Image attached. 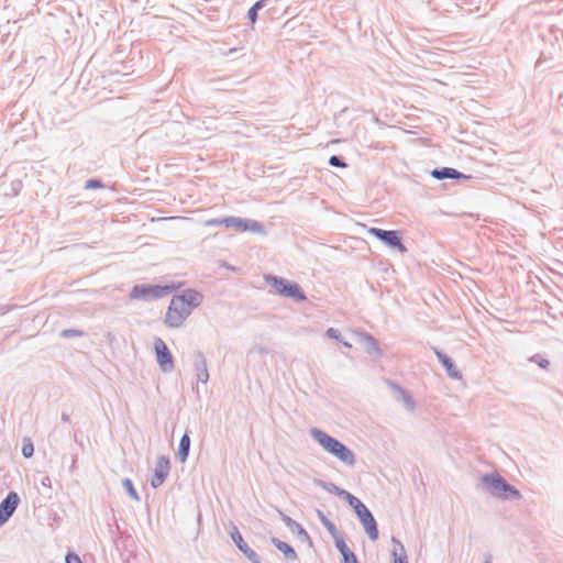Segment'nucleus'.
I'll return each mask as SVG.
<instances>
[{"instance_id": "nucleus-7", "label": "nucleus", "mask_w": 563, "mask_h": 563, "mask_svg": "<svg viewBox=\"0 0 563 563\" xmlns=\"http://www.w3.org/2000/svg\"><path fill=\"white\" fill-rule=\"evenodd\" d=\"M222 223L227 228H233L239 232L253 231V232H262L263 225L257 221H247L240 218H225L222 220Z\"/></svg>"}, {"instance_id": "nucleus-8", "label": "nucleus", "mask_w": 563, "mask_h": 563, "mask_svg": "<svg viewBox=\"0 0 563 563\" xmlns=\"http://www.w3.org/2000/svg\"><path fill=\"white\" fill-rule=\"evenodd\" d=\"M271 280H272V285L274 286V288L276 289V291L278 294L286 296V297H292V298H299V299L305 298V296L302 295L298 285L290 284L288 280L277 278V277H273Z\"/></svg>"}, {"instance_id": "nucleus-1", "label": "nucleus", "mask_w": 563, "mask_h": 563, "mask_svg": "<svg viewBox=\"0 0 563 563\" xmlns=\"http://www.w3.org/2000/svg\"><path fill=\"white\" fill-rule=\"evenodd\" d=\"M201 300L202 296L196 290H186L173 297L165 316L166 324L170 328L180 327Z\"/></svg>"}, {"instance_id": "nucleus-10", "label": "nucleus", "mask_w": 563, "mask_h": 563, "mask_svg": "<svg viewBox=\"0 0 563 563\" xmlns=\"http://www.w3.org/2000/svg\"><path fill=\"white\" fill-rule=\"evenodd\" d=\"M169 472V461L166 457H159L156 463L155 475L152 479L154 487L159 486Z\"/></svg>"}, {"instance_id": "nucleus-9", "label": "nucleus", "mask_w": 563, "mask_h": 563, "mask_svg": "<svg viewBox=\"0 0 563 563\" xmlns=\"http://www.w3.org/2000/svg\"><path fill=\"white\" fill-rule=\"evenodd\" d=\"M19 500L18 494L11 492L0 504V525H3L12 516L18 507Z\"/></svg>"}, {"instance_id": "nucleus-24", "label": "nucleus", "mask_w": 563, "mask_h": 563, "mask_svg": "<svg viewBox=\"0 0 563 563\" xmlns=\"http://www.w3.org/2000/svg\"><path fill=\"white\" fill-rule=\"evenodd\" d=\"M101 187H102V184L96 179H90L85 185L86 189H95V188H101Z\"/></svg>"}, {"instance_id": "nucleus-20", "label": "nucleus", "mask_w": 563, "mask_h": 563, "mask_svg": "<svg viewBox=\"0 0 563 563\" xmlns=\"http://www.w3.org/2000/svg\"><path fill=\"white\" fill-rule=\"evenodd\" d=\"M123 485L126 488L128 493L135 499H137V493L132 484V482L129 478H125L123 481Z\"/></svg>"}, {"instance_id": "nucleus-27", "label": "nucleus", "mask_w": 563, "mask_h": 563, "mask_svg": "<svg viewBox=\"0 0 563 563\" xmlns=\"http://www.w3.org/2000/svg\"><path fill=\"white\" fill-rule=\"evenodd\" d=\"M208 377H209L208 372H207L206 367L203 366L201 373L198 374V379L202 383H206L208 380Z\"/></svg>"}, {"instance_id": "nucleus-29", "label": "nucleus", "mask_w": 563, "mask_h": 563, "mask_svg": "<svg viewBox=\"0 0 563 563\" xmlns=\"http://www.w3.org/2000/svg\"><path fill=\"white\" fill-rule=\"evenodd\" d=\"M402 394H405V393L402 391ZM404 399L409 408H413L415 404H413L412 398L409 395H404Z\"/></svg>"}, {"instance_id": "nucleus-21", "label": "nucleus", "mask_w": 563, "mask_h": 563, "mask_svg": "<svg viewBox=\"0 0 563 563\" xmlns=\"http://www.w3.org/2000/svg\"><path fill=\"white\" fill-rule=\"evenodd\" d=\"M33 452H34V448H33L32 442L31 441L25 442L22 448V454L25 457H31L33 455Z\"/></svg>"}, {"instance_id": "nucleus-26", "label": "nucleus", "mask_w": 563, "mask_h": 563, "mask_svg": "<svg viewBox=\"0 0 563 563\" xmlns=\"http://www.w3.org/2000/svg\"><path fill=\"white\" fill-rule=\"evenodd\" d=\"M66 563H82L80 558L75 553H68L66 555Z\"/></svg>"}, {"instance_id": "nucleus-25", "label": "nucleus", "mask_w": 563, "mask_h": 563, "mask_svg": "<svg viewBox=\"0 0 563 563\" xmlns=\"http://www.w3.org/2000/svg\"><path fill=\"white\" fill-rule=\"evenodd\" d=\"M329 163L332 165V166H335V167H345V163H343L338 156L333 155L330 157L329 159Z\"/></svg>"}, {"instance_id": "nucleus-4", "label": "nucleus", "mask_w": 563, "mask_h": 563, "mask_svg": "<svg viewBox=\"0 0 563 563\" xmlns=\"http://www.w3.org/2000/svg\"><path fill=\"white\" fill-rule=\"evenodd\" d=\"M483 482L486 484L487 490L495 497L504 499L520 497L519 492L498 475H486L483 477Z\"/></svg>"}, {"instance_id": "nucleus-22", "label": "nucleus", "mask_w": 563, "mask_h": 563, "mask_svg": "<svg viewBox=\"0 0 563 563\" xmlns=\"http://www.w3.org/2000/svg\"><path fill=\"white\" fill-rule=\"evenodd\" d=\"M335 545L339 549V551L341 552V554H343L350 550L342 538L335 539Z\"/></svg>"}, {"instance_id": "nucleus-14", "label": "nucleus", "mask_w": 563, "mask_h": 563, "mask_svg": "<svg viewBox=\"0 0 563 563\" xmlns=\"http://www.w3.org/2000/svg\"><path fill=\"white\" fill-rule=\"evenodd\" d=\"M347 501L350 506H352L357 514L358 518H363L365 515L369 514L371 511L366 508V506L355 496L347 494Z\"/></svg>"}, {"instance_id": "nucleus-30", "label": "nucleus", "mask_w": 563, "mask_h": 563, "mask_svg": "<svg viewBox=\"0 0 563 563\" xmlns=\"http://www.w3.org/2000/svg\"><path fill=\"white\" fill-rule=\"evenodd\" d=\"M323 521H324L325 526L328 527V529H329L332 533H334V532H335V527H334V525H333L332 522H330V521L325 520V519H324Z\"/></svg>"}, {"instance_id": "nucleus-31", "label": "nucleus", "mask_w": 563, "mask_h": 563, "mask_svg": "<svg viewBox=\"0 0 563 563\" xmlns=\"http://www.w3.org/2000/svg\"><path fill=\"white\" fill-rule=\"evenodd\" d=\"M550 362L548 360H542L539 362V365L543 368H547L549 366Z\"/></svg>"}, {"instance_id": "nucleus-6", "label": "nucleus", "mask_w": 563, "mask_h": 563, "mask_svg": "<svg viewBox=\"0 0 563 563\" xmlns=\"http://www.w3.org/2000/svg\"><path fill=\"white\" fill-rule=\"evenodd\" d=\"M369 234L382 240L391 247L398 249L401 253L407 251L406 246L401 243L400 238L396 231H385L377 228L369 229Z\"/></svg>"}, {"instance_id": "nucleus-3", "label": "nucleus", "mask_w": 563, "mask_h": 563, "mask_svg": "<svg viewBox=\"0 0 563 563\" xmlns=\"http://www.w3.org/2000/svg\"><path fill=\"white\" fill-rule=\"evenodd\" d=\"M177 286H159V285H136L130 292V298L132 300H154L159 299L172 291H174Z\"/></svg>"}, {"instance_id": "nucleus-16", "label": "nucleus", "mask_w": 563, "mask_h": 563, "mask_svg": "<svg viewBox=\"0 0 563 563\" xmlns=\"http://www.w3.org/2000/svg\"><path fill=\"white\" fill-rule=\"evenodd\" d=\"M275 545L277 547V549L287 558V559H296L297 558V554L295 552V550L292 549L291 545H289L288 543L286 542H283V541H275L274 542Z\"/></svg>"}, {"instance_id": "nucleus-11", "label": "nucleus", "mask_w": 563, "mask_h": 563, "mask_svg": "<svg viewBox=\"0 0 563 563\" xmlns=\"http://www.w3.org/2000/svg\"><path fill=\"white\" fill-rule=\"evenodd\" d=\"M232 539L233 541L235 542V544L238 545V548L253 562H257V554L252 550L250 549V547L247 545V543L243 540L241 533L234 529V531L232 532Z\"/></svg>"}, {"instance_id": "nucleus-12", "label": "nucleus", "mask_w": 563, "mask_h": 563, "mask_svg": "<svg viewBox=\"0 0 563 563\" xmlns=\"http://www.w3.org/2000/svg\"><path fill=\"white\" fill-rule=\"evenodd\" d=\"M360 520H361L367 536L369 537V539L373 541L377 540L378 530H377V525H376V521H375L373 515L369 512V514L365 515L363 518H361Z\"/></svg>"}, {"instance_id": "nucleus-13", "label": "nucleus", "mask_w": 563, "mask_h": 563, "mask_svg": "<svg viewBox=\"0 0 563 563\" xmlns=\"http://www.w3.org/2000/svg\"><path fill=\"white\" fill-rule=\"evenodd\" d=\"M439 361L442 363V365L445 367L449 376H451L452 378H460V373L457 372V369L455 368L454 364L452 363V361L446 357L444 354H442L441 352L437 351L435 352Z\"/></svg>"}, {"instance_id": "nucleus-5", "label": "nucleus", "mask_w": 563, "mask_h": 563, "mask_svg": "<svg viewBox=\"0 0 563 563\" xmlns=\"http://www.w3.org/2000/svg\"><path fill=\"white\" fill-rule=\"evenodd\" d=\"M154 349L161 369L165 373L172 372L174 369V358L166 343L162 339L157 338L154 341Z\"/></svg>"}, {"instance_id": "nucleus-2", "label": "nucleus", "mask_w": 563, "mask_h": 563, "mask_svg": "<svg viewBox=\"0 0 563 563\" xmlns=\"http://www.w3.org/2000/svg\"><path fill=\"white\" fill-rule=\"evenodd\" d=\"M311 434L313 439L330 454L335 456L338 460L347 465H353L355 463V457L353 452L341 443L339 440L332 438L322 430L313 429L311 430Z\"/></svg>"}, {"instance_id": "nucleus-23", "label": "nucleus", "mask_w": 563, "mask_h": 563, "mask_svg": "<svg viewBox=\"0 0 563 563\" xmlns=\"http://www.w3.org/2000/svg\"><path fill=\"white\" fill-rule=\"evenodd\" d=\"M342 556H343L344 563H357L356 558L351 550L343 553Z\"/></svg>"}, {"instance_id": "nucleus-15", "label": "nucleus", "mask_w": 563, "mask_h": 563, "mask_svg": "<svg viewBox=\"0 0 563 563\" xmlns=\"http://www.w3.org/2000/svg\"><path fill=\"white\" fill-rule=\"evenodd\" d=\"M189 448H190V438L187 434H184L180 439L179 451H178L179 460L181 462L186 461V459L188 456Z\"/></svg>"}, {"instance_id": "nucleus-19", "label": "nucleus", "mask_w": 563, "mask_h": 563, "mask_svg": "<svg viewBox=\"0 0 563 563\" xmlns=\"http://www.w3.org/2000/svg\"><path fill=\"white\" fill-rule=\"evenodd\" d=\"M394 563H407V558L402 547L399 548V552L394 551Z\"/></svg>"}, {"instance_id": "nucleus-18", "label": "nucleus", "mask_w": 563, "mask_h": 563, "mask_svg": "<svg viewBox=\"0 0 563 563\" xmlns=\"http://www.w3.org/2000/svg\"><path fill=\"white\" fill-rule=\"evenodd\" d=\"M263 0L257 1L250 10H249V18L251 20V23L254 24L257 19V11L262 8Z\"/></svg>"}, {"instance_id": "nucleus-17", "label": "nucleus", "mask_w": 563, "mask_h": 563, "mask_svg": "<svg viewBox=\"0 0 563 563\" xmlns=\"http://www.w3.org/2000/svg\"><path fill=\"white\" fill-rule=\"evenodd\" d=\"M432 175L435 178H459L461 174L453 168H443L442 170H434Z\"/></svg>"}, {"instance_id": "nucleus-28", "label": "nucleus", "mask_w": 563, "mask_h": 563, "mask_svg": "<svg viewBox=\"0 0 563 563\" xmlns=\"http://www.w3.org/2000/svg\"><path fill=\"white\" fill-rule=\"evenodd\" d=\"M327 334L333 339H339V332L333 328L328 329Z\"/></svg>"}]
</instances>
